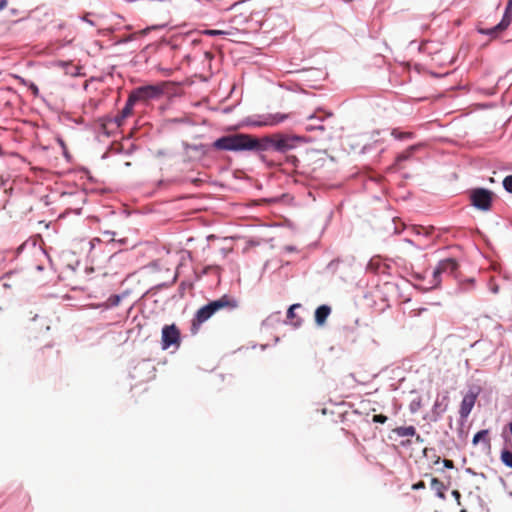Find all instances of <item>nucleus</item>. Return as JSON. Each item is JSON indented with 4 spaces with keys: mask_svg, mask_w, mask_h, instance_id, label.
I'll use <instances>...</instances> for the list:
<instances>
[{
    "mask_svg": "<svg viewBox=\"0 0 512 512\" xmlns=\"http://www.w3.org/2000/svg\"><path fill=\"white\" fill-rule=\"evenodd\" d=\"M480 392L481 387L478 385L469 387L460 404L459 415L461 419H466L470 415Z\"/></svg>",
    "mask_w": 512,
    "mask_h": 512,
    "instance_id": "nucleus-7",
    "label": "nucleus"
},
{
    "mask_svg": "<svg viewBox=\"0 0 512 512\" xmlns=\"http://www.w3.org/2000/svg\"><path fill=\"white\" fill-rule=\"evenodd\" d=\"M511 21H512V14L504 12L500 22L498 23V28H501L503 31L506 30L509 27V25L511 24Z\"/></svg>",
    "mask_w": 512,
    "mask_h": 512,
    "instance_id": "nucleus-22",
    "label": "nucleus"
},
{
    "mask_svg": "<svg viewBox=\"0 0 512 512\" xmlns=\"http://www.w3.org/2000/svg\"><path fill=\"white\" fill-rule=\"evenodd\" d=\"M171 123L174 124H186V125H193V121L189 117H176L170 120Z\"/></svg>",
    "mask_w": 512,
    "mask_h": 512,
    "instance_id": "nucleus-26",
    "label": "nucleus"
},
{
    "mask_svg": "<svg viewBox=\"0 0 512 512\" xmlns=\"http://www.w3.org/2000/svg\"><path fill=\"white\" fill-rule=\"evenodd\" d=\"M105 234H111V235H114L115 233L114 232H110V231H106Z\"/></svg>",
    "mask_w": 512,
    "mask_h": 512,
    "instance_id": "nucleus-54",
    "label": "nucleus"
},
{
    "mask_svg": "<svg viewBox=\"0 0 512 512\" xmlns=\"http://www.w3.org/2000/svg\"><path fill=\"white\" fill-rule=\"evenodd\" d=\"M470 205L476 210L488 212L491 210L495 194L484 187H474L468 190Z\"/></svg>",
    "mask_w": 512,
    "mask_h": 512,
    "instance_id": "nucleus-3",
    "label": "nucleus"
},
{
    "mask_svg": "<svg viewBox=\"0 0 512 512\" xmlns=\"http://www.w3.org/2000/svg\"><path fill=\"white\" fill-rule=\"evenodd\" d=\"M388 420V417L383 414H375L372 417L374 423L384 424Z\"/></svg>",
    "mask_w": 512,
    "mask_h": 512,
    "instance_id": "nucleus-30",
    "label": "nucleus"
},
{
    "mask_svg": "<svg viewBox=\"0 0 512 512\" xmlns=\"http://www.w3.org/2000/svg\"><path fill=\"white\" fill-rule=\"evenodd\" d=\"M477 32L481 35L489 36L491 39L499 37L500 33L503 32L501 28H498V24L490 28H477Z\"/></svg>",
    "mask_w": 512,
    "mask_h": 512,
    "instance_id": "nucleus-16",
    "label": "nucleus"
},
{
    "mask_svg": "<svg viewBox=\"0 0 512 512\" xmlns=\"http://www.w3.org/2000/svg\"><path fill=\"white\" fill-rule=\"evenodd\" d=\"M424 488H425V483L423 481H419L412 485L413 490H420V489H424Z\"/></svg>",
    "mask_w": 512,
    "mask_h": 512,
    "instance_id": "nucleus-34",
    "label": "nucleus"
},
{
    "mask_svg": "<svg viewBox=\"0 0 512 512\" xmlns=\"http://www.w3.org/2000/svg\"><path fill=\"white\" fill-rule=\"evenodd\" d=\"M81 20L87 22L91 26H94V22L92 20H89L86 16L81 17Z\"/></svg>",
    "mask_w": 512,
    "mask_h": 512,
    "instance_id": "nucleus-42",
    "label": "nucleus"
},
{
    "mask_svg": "<svg viewBox=\"0 0 512 512\" xmlns=\"http://www.w3.org/2000/svg\"><path fill=\"white\" fill-rule=\"evenodd\" d=\"M295 316H296L295 311L293 309H291V308H288V310H287V318L288 319H293Z\"/></svg>",
    "mask_w": 512,
    "mask_h": 512,
    "instance_id": "nucleus-37",
    "label": "nucleus"
},
{
    "mask_svg": "<svg viewBox=\"0 0 512 512\" xmlns=\"http://www.w3.org/2000/svg\"><path fill=\"white\" fill-rule=\"evenodd\" d=\"M301 307V304L299 303H296V304H292L289 308L293 309L295 311V309Z\"/></svg>",
    "mask_w": 512,
    "mask_h": 512,
    "instance_id": "nucleus-45",
    "label": "nucleus"
},
{
    "mask_svg": "<svg viewBox=\"0 0 512 512\" xmlns=\"http://www.w3.org/2000/svg\"><path fill=\"white\" fill-rule=\"evenodd\" d=\"M135 104V100L131 97V95H129L124 107L122 108L120 113L114 118V122L117 124V126H121L124 120L132 113Z\"/></svg>",
    "mask_w": 512,
    "mask_h": 512,
    "instance_id": "nucleus-12",
    "label": "nucleus"
},
{
    "mask_svg": "<svg viewBox=\"0 0 512 512\" xmlns=\"http://www.w3.org/2000/svg\"><path fill=\"white\" fill-rule=\"evenodd\" d=\"M440 462V458L438 457L437 460L435 461V464H438Z\"/></svg>",
    "mask_w": 512,
    "mask_h": 512,
    "instance_id": "nucleus-59",
    "label": "nucleus"
},
{
    "mask_svg": "<svg viewBox=\"0 0 512 512\" xmlns=\"http://www.w3.org/2000/svg\"><path fill=\"white\" fill-rule=\"evenodd\" d=\"M107 157H108L107 153H104V154L102 155V159H106Z\"/></svg>",
    "mask_w": 512,
    "mask_h": 512,
    "instance_id": "nucleus-53",
    "label": "nucleus"
},
{
    "mask_svg": "<svg viewBox=\"0 0 512 512\" xmlns=\"http://www.w3.org/2000/svg\"><path fill=\"white\" fill-rule=\"evenodd\" d=\"M204 33L211 37L223 36V35L227 34V32H225L223 30H216V29H209V30H206Z\"/></svg>",
    "mask_w": 512,
    "mask_h": 512,
    "instance_id": "nucleus-29",
    "label": "nucleus"
},
{
    "mask_svg": "<svg viewBox=\"0 0 512 512\" xmlns=\"http://www.w3.org/2000/svg\"><path fill=\"white\" fill-rule=\"evenodd\" d=\"M100 242V239L99 238H94L93 240L90 241V244H91V248H93V242Z\"/></svg>",
    "mask_w": 512,
    "mask_h": 512,
    "instance_id": "nucleus-49",
    "label": "nucleus"
},
{
    "mask_svg": "<svg viewBox=\"0 0 512 512\" xmlns=\"http://www.w3.org/2000/svg\"><path fill=\"white\" fill-rule=\"evenodd\" d=\"M8 5L7 0H0V11L3 10Z\"/></svg>",
    "mask_w": 512,
    "mask_h": 512,
    "instance_id": "nucleus-40",
    "label": "nucleus"
},
{
    "mask_svg": "<svg viewBox=\"0 0 512 512\" xmlns=\"http://www.w3.org/2000/svg\"><path fill=\"white\" fill-rule=\"evenodd\" d=\"M300 324H301V321H296V322L294 323V326L298 327V326H300Z\"/></svg>",
    "mask_w": 512,
    "mask_h": 512,
    "instance_id": "nucleus-52",
    "label": "nucleus"
},
{
    "mask_svg": "<svg viewBox=\"0 0 512 512\" xmlns=\"http://www.w3.org/2000/svg\"><path fill=\"white\" fill-rule=\"evenodd\" d=\"M184 149L185 150H193V151L201 153L202 155L207 154L208 150H209L208 146L205 145V144H202V143H199V144H188V143H185L184 144Z\"/></svg>",
    "mask_w": 512,
    "mask_h": 512,
    "instance_id": "nucleus-19",
    "label": "nucleus"
},
{
    "mask_svg": "<svg viewBox=\"0 0 512 512\" xmlns=\"http://www.w3.org/2000/svg\"><path fill=\"white\" fill-rule=\"evenodd\" d=\"M393 432L399 437L414 436L416 435V428L410 426H400L393 429Z\"/></svg>",
    "mask_w": 512,
    "mask_h": 512,
    "instance_id": "nucleus-17",
    "label": "nucleus"
},
{
    "mask_svg": "<svg viewBox=\"0 0 512 512\" xmlns=\"http://www.w3.org/2000/svg\"><path fill=\"white\" fill-rule=\"evenodd\" d=\"M231 111H232V108H231V107H225V108L223 109V113H225V114H228V113H230Z\"/></svg>",
    "mask_w": 512,
    "mask_h": 512,
    "instance_id": "nucleus-46",
    "label": "nucleus"
},
{
    "mask_svg": "<svg viewBox=\"0 0 512 512\" xmlns=\"http://www.w3.org/2000/svg\"><path fill=\"white\" fill-rule=\"evenodd\" d=\"M215 312L211 308L210 304L207 303L203 306H201L195 313L192 321H191V332L193 334L197 333L200 326L208 321Z\"/></svg>",
    "mask_w": 512,
    "mask_h": 512,
    "instance_id": "nucleus-8",
    "label": "nucleus"
},
{
    "mask_svg": "<svg viewBox=\"0 0 512 512\" xmlns=\"http://www.w3.org/2000/svg\"><path fill=\"white\" fill-rule=\"evenodd\" d=\"M412 230L414 234L423 235L425 237H428L431 234V231L429 229L420 226H414Z\"/></svg>",
    "mask_w": 512,
    "mask_h": 512,
    "instance_id": "nucleus-27",
    "label": "nucleus"
},
{
    "mask_svg": "<svg viewBox=\"0 0 512 512\" xmlns=\"http://www.w3.org/2000/svg\"><path fill=\"white\" fill-rule=\"evenodd\" d=\"M22 249H23V246H20V247L18 248V253H19V252H22Z\"/></svg>",
    "mask_w": 512,
    "mask_h": 512,
    "instance_id": "nucleus-56",
    "label": "nucleus"
},
{
    "mask_svg": "<svg viewBox=\"0 0 512 512\" xmlns=\"http://www.w3.org/2000/svg\"><path fill=\"white\" fill-rule=\"evenodd\" d=\"M430 487L433 491H435V494L438 498L445 499L444 491L447 490V486H445L442 481L433 477L431 479Z\"/></svg>",
    "mask_w": 512,
    "mask_h": 512,
    "instance_id": "nucleus-15",
    "label": "nucleus"
},
{
    "mask_svg": "<svg viewBox=\"0 0 512 512\" xmlns=\"http://www.w3.org/2000/svg\"><path fill=\"white\" fill-rule=\"evenodd\" d=\"M323 112L322 109L317 110L315 113L308 116L309 120L317 119L318 121L322 122L325 118L331 117L333 114L332 112H325V116H319L318 113Z\"/></svg>",
    "mask_w": 512,
    "mask_h": 512,
    "instance_id": "nucleus-24",
    "label": "nucleus"
},
{
    "mask_svg": "<svg viewBox=\"0 0 512 512\" xmlns=\"http://www.w3.org/2000/svg\"><path fill=\"white\" fill-rule=\"evenodd\" d=\"M493 292L497 293L498 292V287L493 288Z\"/></svg>",
    "mask_w": 512,
    "mask_h": 512,
    "instance_id": "nucleus-55",
    "label": "nucleus"
},
{
    "mask_svg": "<svg viewBox=\"0 0 512 512\" xmlns=\"http://www.w3.org/2000/svg\"><path fill=\"white\" fill-rule=\"evenodd\" d=\"M420 408H421V398L420 397L413 399L409 404V411L412 414L417 413Z\"/></svg>",
    "mask_w": 512,
    "mask_h": 512,
    "instance_id": "nucleus-23",
    "label": "nucleus"
},
{
    "mask_svg": "<svg viewBox=\"0 0 512 512\" xmlns=\"http://www.w3.org/2000/svg\"><path fill=\"white\" fill-rule=\"evenodd\" d=\"M181 344V333L176 324L164 325L161 331V348L167 350L174 346L178 348Z\"/></svg>",
    "mask_w": 512,
    "mask_h": 512,
    "instance_id": "nucleus-5",
    "label": "nucleus"
},
{
    "mask_svg": "<svg viewBox=\"0 0 512 512\" xmlns=\"http://www.w3.org/2000/svg\"><path fill=\"white\" fill-rule=\"evenodd\" d=\"M503 188L506 192L512 194V174L504 177L502 181Z\"/></svg>",
    "mask_w": 512,
    "mask_h": 512,
    "instance_id": "nucleus-25",
    "label": "nucleus"
},
{
    "mask_svg": "<svg viewBox=\"0 0 512 512\" xmlns=\"http://www.w3.org/2000/svg\"><path fill=\"white\" fill-rule=\"evenodd\" d=\"M164 93L163 87L160 85H144L137 87L134 89L130 95L135 100V102L139 101H147L151 99H157L162 96Z\"/></svg>",
    "mask_w": 512,
    "mask_h": 512,
    "instance_id": "nucleus-6",
    "label": "nucleus"
},
{
    "mask_svg": "<svg viewBox=\"0 0 512 512\" xmlns=\"http://www.w3.org/2000/svg\"><path fill=\"white\" fill-rule=\"evenodd\" d=\"M61 65H62V66H68V65H70V64H69L68 62H64V61H62V62H61Z\"/></svg>",
    "mask_w": 512,
    "mask_h": 512,
    "instance_id": "nucleus-51",
    "label": "nucleus"
},
{
    "mask_svg": "<svg viewBox=\"0 0 512 512\" xmlns=\"http://www.w3.org/2000/svg\"><path fill=\"white\" fill-rule=\"evenodd\" d=\"M290 118L288 113H263L245 117L242 126L251 128L276 127Z\"/></svg>",
    "mask_w": 512,
    "mask_h": 512,
    "instance_id": "nucleus-2",
    "label": "nucleus"
},
{
    "mask_svg": "<svg viewBox=\"0 0 512 512\" xmlns=\"http://www.w3.org/2000/svg\"><path fill=\"white\" fill-rule=\"evenodd\" d=\"M130 165H131V163H130V162H126V163H125V166H126V167H129Z\"/></svg>",
    "mask_w": 512,
    "mask_h": 512,
    "instance_id": "nucleus-57",
    "label": "nucleus"
},
{
    "mask_svg": "<svg viewBox=\"0 0 512 512\" xmlns=\"http://www.w3.org/2000/svg\"><path fill=\"white\" fill-rule=\"evenodd\" d=\"M374 135H379V131H375V132H373V136H374Z\"/></svg>",
    "mask_w": 512,
    "mask_h": 512,
    "instance_id": "nucleus-58",
    "label": "nucleus"
},
{
    "mask_svg": "<svg viewBox=\"0 0 512 512\" xmlns=\"http://www.w3.org/2000/svg\"><path fill=\"white\" fill-rule=\"evenodd\" d=\"M422 147L421 143L410 145L405 151L396 156V163L407 161L411 156Z\"/></svg>",
    "mask_w": 512,
    "mask_h": 512,
    "instance_id": "nucleus-14",
    "label": "nucleus"
},
{
    "mask_svg": "<svg viewBox=\"0 0 512 512\" xmlns=\"http://www.w3.org/2000/svg\"><path fill=\"white\" fill-rule=\"evenodd\" d=\"M449 404L448 392L442 395H437L434 405L432 407L431 421L437 422L442 415L446 412Z\"/></svg>",
    "mask_w": 512,
    "mask_h": 512,
    "instance_id": "nucleus-9",
    "label": "nucleus"
},
{
    "mask_svg": "<svg viewBox=\"0 0 512 512\" xmlns=\"http://www.w3.org/2000/svg\"><path fill=\"white\" fill-rule=\"evenodd\" d=\"M405 242H407V243H409V244H411V245H414V242H413L411 239L406 238V239H405Z\"/></svg>",
    "mask_w": 512,
    "mask_h": 512,
    "instance_id": "nucleus-50",
    "label": "nucleus"
},
{
    "mask_svg": "<svg viewBox=\"0 0 512 512\" xmlns=\"http://www.w3.org/2000/svg\"><path fill=\"white\" fill-rule=\"evenodd\" d=\"M123 295L121 294H112L108 297L106 303L100 304L99 307L104 306L105 308L116 307L120 304Z\"/></svg>",
    "mask_w": 512,
    "mask_h": 512,
    "instance_id": "nucleus-18",
    "label": "nucleus"
},
{
    "mask_svg": "<svg viewBox=\"0 0 512 512\" xmlns=\"http://www.w3.org/2000/svg\"><path fill=\"white\" fill-rule=\"evenodd\" d=\"M465 472H466L467 474H470V475H473V476H476V475H477V473H476L472 468H466V469H465Z\"/></svg>",
    "mask_w": 512,
    "mask_h": 512,
    "instance_id": "nucleus-41",
    "label": "nucleus"
},
{
    "mask_svg": "<svg viewBox=\"0 0 512 512\" xmlns=\"http://www.w3.org/2000/svg\"><path fill=\"white\" fill-rule=\"evenodd\" d=\"M168 285H169L168 283L164 282V283L157 285L156 288H164V287H168Z\"/></svg>",
    "mask_w": 512,
    "mask_h": 512,
    "instance_id": "nucleus-47",
    "label": "nucleus"
},
{
    "mask_svg": "<svg viewBox=\"0 0 512 512\" xmlns=\"http://www.w3.org/2000/svg\"><path fill=\"white\" fill-rule=\"evenodd\" d=\"M489 430L488 429H482L476 432L472 438V444L477 445L479 443H482L483 446L487 449H490L491 443L490 439L488 438Z\"/></svg>",
    "mask_w": 512,
    "mask_h": 512,
    "instance_id": "nucleus-13",
    "label": "nucleus"
},
{
    "mask_svg": "<svg viewBox=\"0 0 512 512\" xmlns=\"http://www.w3.org/2000/svg\"><path fill=\"white\" fill-rule=\"evenodd\" d=\"M500 460L501 462L508 468H511L512 469V452L507 450V449H503L501 451V454H500Z\"/></svg>",
    "mask_w": 512,
    "mask_h": 512,
    "instance_id": "nucleus-20",
    "label": "nucleus"
},
{
    "mask_svg": "<svg viewBox=\"0 0 512 512\" xmlns=\"http://www.w3.org/2000/svg\"><path fill=\"white\" fill-rule=\"evenodd\" d=\"M504 12L512 14V0H508Z\"/></svg>",
    "mask_w": 512,
    "mask_h": 512,
    "instance_id": "nucleus-36",
    "label": "nucleus"
},
{
    "mask_svg": "<svg viewBox=\"0 0 512 512\" xmlns=\"http://www.w3.org/2000/svg\"><path fill=\"white\" fill-rule=\"evenodd\" d=\"M391 135L396 140H400V141L405 140V139H413L414 138V134L412 132H401L398 129H393L391 131Z\"/></svg>",
    "mask_w": 512,
    "mask_h": 512,
    "instance_id": "nucleus-21",
    "label": "nucleus"
},
{
    "mask_svg": "<svg viewBox=\"0 0 512 512\" xmlns=\"http://www.w3.org/2000/svg\"><path fill=\"white\" fill-rule=\"evenodd\" d=\"M208 303L215 313L222 309H228L231 311L238 307V301L227 294L222 295L218 299L209 301Z\"/></svg>",
    "mask_w": 512,
    "mask_h": 512,
    "instance_id": "nucleus-10",
    "label": "nucleus"
},
{
    "mask_svg": "<svg viewBox=\"0 0 512 512\" xmlns=\"http://www.w3.org/2000/svg\"><path fill=\"white\" fill-rule=\"evenodd\" d=\"M58 143L59 145H61V147L65 148V142L63 141V139L58 138Z\"/></svg>",
    "mask_w": 512,
    "mask_h": 512,
    "instance_id": "nucleus-48",
    "label": "nucleus"
},
{
    "mask_svg": "<svg viewBox=\"0 0 512 512\" xmlns=\"http://www.w3.org/2000/svg\"><path fill=\"white\" fill-rule=\"evenodd\" d=\"M17 78H18V79L20 80V82H21L23 85H25V86H27V84H29V82H30V81H28V80H26V79H24L23 77H20V76H18Z\"/></svg>",
    "mask_w": 512,
    "mask_h": 512,
    "instance_id": "nucleus-43",
    "label": "nucleus"
},
{
    "mask_svg": "<svg viewBox=\"0 0 512 512\" xmlns=\"http://www.w3.org/2000/svg\"><path fill=\"white\" fill-rule=\"evenodd\" d=\"M451 494L457 500V502L459 503V500L461 498L460 492L458 490H453Z\"/></svg>",
    "mask_w": 512,
    "mask_h": 512,
    "instance_id": "nucleus-38",
    "label": "nucleus"
},
{
    "mask_svg": "<svg viewBox=\"0 0 512 512\" xmlns=\"http://www.w3.org/2000/svg\"><path fill=\"white\" fill-rule=\"evenodd\" d=\"M308 143L305 136L275 132L257 137L247 133H234L223 135L217 138L212 144V148L221 151L231 152H254L259 160L268 167H272V162L268 161L266 152H273L285 155V162L294 168L300 164V160L295 155H289L290 151L295 150L300 144Z\"/></svg>",
    "mask_w": 512,
    "mask_h": 512,
    "instance_id": "nucleus-1",
    "label": "nucleus"
},
{
    "mask_svg": "<svg viewBox=\"0 0 512 512\" xmlns=\"http://www.w3.org/2000/svg\"><path fill=\"white\" fill-rule=\"evenodd\" d=\"M414 436L416 437L415 438L416 442H418V443L424 442V439L419 434L416 433V435H414Z\"/></svg>",
    "mask_w": 512,
    "mask_h": 512,
    "instance_id": "nucleus-44",
    "label": "nucleus"
},
{
    "mask_svg": "<svg viewBox=\"0 0 512 512\" xmlns=\"http://www.w3.org/2000/svg\"><path fill=\"white\" fill-rule=\"evenodd\" d=\"M461 512H466V510H462Z\"/></svg>",
    "mask_w": 512,
    "mask_h": 512,
    "instance_id": "nucleus-60",
    "label": "nucleus"
},
{
    "mask_svg": "<svg viewBox=\"0 0 512 512\" xmlns=\"http://www.w3.org/2000/svg\"><path fill=\"white\" fill-rule=\"evenodd\" d=\"M306 131L308 132H312V131H315V130H319V131H324L325 130V127L324 125L322 124H318V125H307L305 127Z\"/></svg>",
    "mask_w": 512,
    "mask_h": 512,
    "instance_id": "nucleus-31",
    "label": "nucleus"
},
{
    "mask_svg": "<svg viewBox=\"0 0 512 512\" xmlns=\"http://www.w3.org/2000/svg\"><path fill=\"white\" fill-rule=\"evenodd\" d=\"M443 466L445 468H447V469H453L454 468V463L451 460L444 459L443 460Z\"/></svg>",
    "mask_w": 512,
    "mask_h": 512,
    "instance_id": "nucleus-35",
    "label": "nucleus"
},
{
    "mask_svg": "<svg viewBox=\"0 0 512 512\" xmlns=\"http://www.w3.org/2000/svg\"><path fill=\"white\" fill-rule=\"evenodd\" d=\"M331 314V307L327 304H322L315 309L314 320L315 324L319 327L325 325L327 318Z\"/></svg>",
    "mask_w": 512,
    "mask_h": 512,
    "instance_id": "nucleus-11",
    "label": "nucleus"
},
{
    "mask_svg": "<svg viewBox=\"0 0 512 512\" xmlns=\"http://www.w3.org/2000/svg\"><path fill=\"white\" fill-rule=\"evenodd\" d=\"M339 264H340L339 259H333L327 264L326 270L331 273H335L338 269Z\"/></svg>",
    "mask_w": 512,
    "mask_h": 512,
    "instance_id": "nucleus-28",
    "label": "nucleus"
},
{
    "mask_svg": "<svg viewBox=\"0 0 512 512\" xmlns=\"http://www.w3.org/2000/svg\"><path fill=\"white\" fill-rule=\"evenodd\" d=\"M377 142H378V140H377V139H374V142H373V143H371V144H365V145L362 147L361 152H362V153H367V152H369L371 149H373L374 144H375V143H377Z\"/></svg>",
    "mask_w": 512,
    "mask_h": 512,
    "instance_id": "nucleus-33",
    "label": "nucleus"
},
{
    "mask_svg": "<svg viewBox=\"0 0 512 512\" xmlns=\"http://www.w3.org/2000/svg\"><path fill=\"white\" fill-rule=\"evenodd\" d=\"M27 87L32 92V94L34 96H38L39 95V88H38V86L34 82H29V84H27Z\"/></svg>",
    "mask_w": 512,
    "mask_h": 512,
    "instance_id": "nucleus-32",
    "label": "nucleus"
},
{
    "mask_svg": "<svg viewBox=\"0 0 512 512\" xmlns=\"http://www.w3.org/2000/svg\"><path fill=\"white\" fill-rule=\"evenodd\" d=\"M458 269V263L454 258L440 260L433 270V279L429 289L437 288L441 284V275H454Z\"/></svg>",
    "mask_w": 512,
    "mask_h": 512,
    "instance_id": "nucleus-4",
    "label": "nucleus"
},
{
    "mask_svg": "<svg viewBox=\"0 0 512 512\" xmlns=\"http://www.w3.org/2000/svg\"><path fill=\"white\" fill-rule=\"evenodd\" d=\"M285 251L287 252H294L296 250V247L295 246H292V245H287L285 246Z\"/></svg>",
    "mask_w": 512,
    "mask_h": 512,
    "instance_id": "nucleus-39",
    "label": "nucleus"
}]
</instances>
